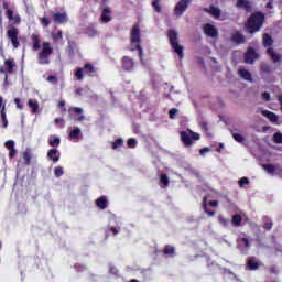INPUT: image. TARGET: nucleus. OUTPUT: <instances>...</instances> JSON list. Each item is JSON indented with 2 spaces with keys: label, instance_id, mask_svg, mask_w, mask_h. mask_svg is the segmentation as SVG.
Returning <instances> with one entry per match:
<instances>
[{
  "label": "nucleus",
  "instance_id": "obj_59",
  "mask_svg": "<svg viewBox=\"0 0 282 282\" xmlns=\"http://www.w3.org/2000/svg\"><path fill=\"white\" fill-rule=\"evenodd\" d=\"M270 272L272 274H276L279 272V270L276 269V267L273 265V267H271Z\"/></svg>",
  "mask_w": 282,
  "mask_h": 282
},
{
  "label": "nucleus",
  "instance_id": "obj_15",
  "mask_svg": "<svg viewBox=\"0 0 282 282\" xmlns=\"http://www.w3.org/2000/svg\"><path fill=\"white\" fill-rule=\"evenodd\" d=\"M236 8H242L246 12H252V1L250 0H237Z\"/></svg>",
  "mask_w": 282,
  "mask_h": 282
},
{
  "label": "nucleus",
  "instance_id": "obj_54",
  "mask_svg": "<svg viewBox=\"0 0 282 282\" xmlns=\"http://www.w3.org/2000/svg\"><path fill=\"white\" fill-rule=\"evenodd\" d=\"M138 142L135 141V139H129L128 140V147H135Z\"/></svg>",
  "mask_w": 282,
  "mask_h": 282
},
{
  "label": "nucleus",
  "instance_id": "obj_8",
  "mask_svg": "<svg viewBox=\"0 0 282 282\" xmlns=\"http://www.w3.org/2000/svg\"><path fill=\"white\" fill-rule=\"evenodd\" d=\"M254 61H259V53L254 51V48H248L247 53L245 54V63L247 65H252Z\"/></svg>",
  "mask_w": 282,
  "mask_h": 282
},
{
  "label": "nucleus",
  "instance_id": "obj_43",
  "mask_svg": "<svg viewBox=\"0 0 282 282\" xmlns=\"http://www.w3.org/2000/svg\"><path fill=\"white\" fill-rule=\"evenodd\" d=\"M161 182L164 184V186H169V176L166 174H162Z\"/></svg>",
  "mask_w": 282,
  "mask_h": 282
},
{
  "label": "nucleus",
  "instance_id": "obj_3",
  "mask_svg": "<svg viewBox=\"0 0 282 282\" xmlns=\"http://www.w3.org/2000/svg\"><path fill=\"white\" fill-rule=\"evenodd\" d=\"M263 13H253L246 24L248 32H250L251 34L254 32H259V30H261V25H263Z\"/></svg>",
  "mask_w": 282,
  "mask_h": 282
},
{
  "label": "nucleus",
  "instance_id": "obj_21",
  "mask_svg": "<svg viewBox=\"0 0 282 282\" xmlns=\"http://www.w3.org/2000/svg\"><path fill=\"white\" fill-rule=\"evenodd\" d=\"M261 113L264 118H268L270 122H279V116H276V113L269 110H262Z\"/></svg>",
  "mask_w": 282,
  "mask_h": 282
},
{
  "label": "nucleus",
  "instance_id": "obj_62",
  "mask_svg": "<svg viewBox=\"0 0 282 282\" xmlns=\"http://www.w3.org/2000/svg\"><path fill=\"white\" fill-rule=\"evenodd\" d=\"M205 213H207V215H209V217H214V215H215V212L208 210V209H205Z\"/></svg>",
  "mask_w": 282,
  "mask_h": 282
},
{
  "label": "nucleus",
  "instance_id": "obj_44",
  "mask_svg": "<svg viewBox=\"0 0 282 282\" xmlns=\"http://www.w3.org/2000/svg\"><path fill=\"white\" fill-rule=\"evenodd\" d=\"M261 98H262V100H265V102H270V100H271L270 93H268V91L262 93Z\"/></svg>",
  "mask_w": 282,
  "mask_h": 282
},
{
  "label": "nucleus",
  "instance_id": "obj_48",
  "mask_svg": "<svg viewBox=\"0 0 282 282\" xmlns=\"http://www.w3.org/2000/svg\"><path fill=\"white\" fill-rule=\"evenodd\" d=\"M239 186H245V184H250V181L248 180V177H242L239 182H238Z\"/></svg>",
  "mask_w": 282,
  "mask_h": 282
},
{
  "label": "nucleus",
  "instance_id": "obj_40",
  "mask_svg": "<svg viewBox=\"0 0 282 282\" xmlns=\"http://www.w3.org/2000/svg\"><path fill=\"white\" fill-rule=\"evenodd\" d=\"M46 80L48 83H53V85H56V83H58V77H56L55 75H50Z\"/></svg>",
  "mask_w": 282,
  "mask_h": 282
},
{
  "label": "nucleus",
  "instance_id": "obj_58",
  "mask_svg": "<svg viewBox=\"0 0 282 282\" xmlns=\"http://www.w3.org/2000/svg\"><path fill=\"white\" fill-rule=\"evenodd\" d=\"M208 151H210V149L203 148V149H200L199 153H200V155H204V153H208Z\"/></svg>",
  "mask_w": 282,
  "mask_h": 282
},
{
  "label": "nucleus",
  "instance_id": "obj_42",
  "mask_svg": "<svg viewBox=\"0 0 282 282\" xmlns=\"http://www.w3.org/2000/svg\"><path fill=\"white\" fill-rule=\"evenodd\" d=\"M4 147L10 151L12 149H14V141L9 140L4 143Z\"/></svg>",
  "mask_w": 282,
  "mask_h": 282
},
{
  "label": "nucleus",
  "instance_id": "obj_64",
  "mask_svg": "<svg viewBox=\"0 0 282 282\" xmlns=\"http://www.w3.org/2000/svg\"><path fill=\"white\" fill-rule=\"evenodd\" d=\"M202 128L204 129V131H208V124L207 123H203Z\"/></svg>",
  "mask_w": 282,
  "mask_h": 282
},
{
  "label": "nucleus",
  "instance_id": "obj_45",
  "mask_svg": "<svg viewBox=\"0 0 282 282\" xmlns=\"http://www.w3.org/2000/svg\"><path fill=\"white\" fill-rule=\"evenodd\" d=\"M175 248L173 247H165L164 254H174Z\"/></svg>",
  "mask_w": 282,
  "mask_h": 282
},
{
  "label": "nucleus",
  "instance_id": "obj_18",
  "mask_svg": "<svg viewBox=\"0 0 282 282\" xmlns=\"http://www.w3.org/2000/svg\"><path fill=\"white\" fill-rule=\"evenodd\" d=\"M31 40H32L33 50L35 52H39V50H41V36L36 33H33L31 35Z\"/></svg>",
  "mask_w": 282,
  "mask_h": 282
},
{
  "label": "nucleus",
  "instance_id": "obj_46",
  "mask_svg": "<svg viewBox=\"0 0 282 282\" xmlns=\"http://www.w3.org/2000/svg\"><path fill=\"white\" fill-rule=\"evenodd\" d=\"M17 158V149H12L9 151V160H14Z\"/></svg>",
  "mask_w": 282,
  "mask_h": 282
},
{
  "label": "nucleus",
  "instance_id": "obj_49",
  "mask_svg": "<svg viewBox=\"0 0 282 282\" xmlns=\"http://www.w3.org/2000/svg\"><path fill=\"white\" fill-rule=\"evenodd\" d=\"M14 104L17 105V109H23V105L21 104V99L20 98H15L14 99Z\"/></svg>",
  "mask_w": 282,
  "mask_h": 282
},
{
  "label": "nucleus",
  "instance_id": "obj_4",
  "mask_svg": "<svg viewBox=\"0 0 282 282\" xmlns=\"http://www.w3.org/2000/svg\"><path fill=\"white\" fill-rule=\"evenodd\" d=\"M52 54H54L52 44H50V42H44L41 52L37 54V63L40 65H50V56H52Z\"/></svg>",
  "mask_w": 282,
  "mask_h": 282
},
{
  "label": "nucleus",
  "instance_id": "obj_31",
  "mask_svg": "<svg viewBox=\"0 0 282 282\" xmlns=\"http://www.w3.org/2000/svg\"><path fill=\"white\" fill-rule=\"evenodd\" d=\"M84 74H96V67L91 64H85Z\"/></svg>",
  "mask_w": 282,
  "mask_h": 282
},
{
  "label": "nucleus",
  "instance_id": "obj_2",
  "mask_svg": "<svg viewBox=\"0 0 282 282\" xmlns=\"http://www.w3.org/2000/svg\"><path fill=\"white\" fill-rule=\"evenodd\" d=\"M130 50L131 52L139 51V57L143 59L142 46L140 45V28L134 25L130 33Z\"/></svg>",
  "mask_w": 282,
  "mask_h": 282
},
{
  "label": "nucleus",
  "instance_id": "obj_26",
  "mask_svg": "<svg viewBox=\"0 0 282 282\" xmlns=\"http://www.w3.org/2000/svg\"><path fill=\"white\" fill-rule=\"evenodd\" d=\"M122 61H123V67L126 68V70L131 72V69H133V59L124 56Z\"/></svg>",
  "mask_w": 282,
  "mask_h": 282
},
{
  "label": "nucleus",
  "instance_id": "obj_61",
  "mask_svg": "<svg viewBox=\"0 0 282 282\" xmlns=\"http://www.w3.org/2000/svg\"><path fill=\"white\" fill-rule=\"evenodd\" d=\"M73 111H75V113H83V108H73Z\"/></svg>",
  "mask_w": 282,
  "mask_h": 282
},
{
  "label": "nucleus",
  "instance_id": "obj_51",
  "mask_svg": "<svg viewBox=\"0 0 282 282\" xmlns=\"http://www.w3.org/2000/svg\"><path fill=\"white\" fill-rule=\"evenodd\" d=\"M218 221L224 226H228V219L224 218V216H219Z\"/></svg>",
  "mask_w": 282,
  "mask_h": 282
},
{
  "label": "nucleus",
  "instance_id": "obj_17",
  "mask_svg": "<svg viewBox=\"0 0 282 282\" xmlns=\"http://www.w3.org/2000/svg\"><path fill=\"white\" fill-rule=\"evenodd\" d=\"M52 18L54 23H67V13H53Z\"/></svg>",
  "mask_w": 282,
  "mask_h": 282
},
{
  "label": "nucleus",
  "instance_id": "obj_16",
  "mask_svg": "<svg viewBox=\"0 0 282 282\" xmlns=\"http://www.w3.org/2000/svg\"><path fill=\"white\" fill-rule=\"evenodd\" d=\"M238 76L240 78H242V80H247L248 83H252V73H250V70H248L243 67H240L238 69Z\"/></svg>",
  "mask_w": 282,
  "mask_h": 282
},
{
  "label": "nucleus",
  "instance_id": "obj_60",
  "mask_svg": "<svg viewBox=\"0 0 282 282\" xmlns=\"http://www.w3.org/2000/svg\"><path fill=\"white\" fill-rule=\"evenodd\" d=\"M3 9L8 12V10H10V3L3 2Z\"/></svg>",
  "mask_w": 282,
  "mask_h": 282
},
{
  "label": "nucleus",
  "instance_id": "obj_25",
  "mask_svg": "<svg viewBox=\"0 0 282 282\" xmlns=\"http://www.w3.org/2000/svg\"><path fill=\"white\" fill-rule=\"evenodd\" d=\"M22 158H23L26 166H30V164H32V151H30V149H26L23 152Z\"/></svg>",
  "mask_w": 282,
  "mask_h": 282
},
{
  "label": "nucleus",
  "instance_id": "obj_23",
  "mask_svg": "<svg viewBox=\"0 0 282 282\" xmlns=\"http://www.w3.org/2000/svg\"><path fill=\"white\" fill-rule=\"evenodd\" d=\"M101 21H104V23H109V21H111V9L110 8H105L102 10Z\"/></svg>",
  "mask_w": 282,
  "mask_h": 282
},
{
  "label": "nucleus",
  "instance_id": "obj_50",
  "mask_svg": "<svg viewBox=\"0 0 282 282\" xmlns=\"http://www.w3.org/2000/svg\"><path fill=\"white\" fill-rule=\"evenodd\" d=\"M79 133H80V129H79V128L74 129V130L72 131V138H73V139H74V138H78Z\"/></svg>",
  "mask_w": 282,
  "mask_h": 282
},
{
  "label": "nucleus",
  "instance_id": "obj_57",
  "mask_svg": "<svg viewBox=\"0 0 282 282\" xmlns=\"http://www.w3.org/2000/svg\"><path fill=\"white\" fill-rule=\"evenodd\" d=\"M209 206L217 208L219 206V203L217 200H212V202H209Z\"/></svg>",
  "mask_w": 282,
  "mask_h": 282
},
{
  "label": "nucleus",
  "instance_id": "obj_52",
  "mask_svg": "<svg viewBox=\"0 0 282 282\" xmlns=\"http://www.w3.org/2000/svg\"><path fill=\"white\" fill-rule=\"evenodd\" d=\"M87 34H88V36L93 37V36H96L98 34V32H96V30H94V29H88Z\"/></svg>",
  "mask_w": 282,
  "mask_h": 282
},
{
  "label": "nucleus",
  "instance_id": "obj_22",
  "mask_svg": "<svg viewBox=\"0 0 282 282\" xmlns=\"http://www.w3.org/2000/svg\"><path fill=\"white\" fill-rule=\"evenodd\" d=\"M231 41L234 43H237L238 45H240V43H246V36H243V34H241L239 32H236L232 34Z\"/></svg>",
  "mask_w": 282,
  "mask_h": 282
},
{
  "label": "nucleus",
  "instance_id": "obj_35",
  "mask_svg": "<svg viewBox=\"0 0 282 282\" xmlns=\"http://www.w3.org/2000/svg\"><path fill=\"white\" fill-rule=\"evenodd\" d=\"M0 116H1V118H2V121H3L4 127H7V126H8V119H7V117H6V106L2 107V109H1V111H0Z\"/></svg>",
  "mask_w": 282,
  "mask_h": 282
},
{
  "label": "nucleus",
  "instance_id": "obj_29",
  "mask_svg": "<svg viewBox=\"0 0 282 282\" xmlns=\"http://www.w3.org/2000/svg\"><path fill=\"white\" fill-rule=\"evenodd\" d=\"M28 105H29L30 109H32L33 113H37V111H39V101H35L34 99H30L28 101Z\"/></svg>",
  "mask_w": 282,
  "mask_h": 282
},
{
  "label": "nucleus",
  "instance_id": "obj_63",
  "mask_svg": "<svg viewBox=\"0 0 282 282\" xmlns=\"http://www.w3.org/2000/svg\"><path fill=\"white\" fill-rule=\"evenodd\" d=\"M58 107H59V109H63V107H65V101H64V100H61V101L58 102Z\"/></svg>",
  "mask_w": 282,
  "mask_h": 282
},
{
  "label": "nucleus",
  "instance_id": "obj_13",
  "mask_svg": "<svg viewBox=\"0 0 282 282\" xmlns=\"http://www.w3.org/2000/svg\"><path fill=\"white\" fill-rule=\"evenodd\" d=\"M47 158L51 160L54 164L61 160V152H58V149L52 148L47 152Z\"/></svg>",
  "mask_w": 282,
  "mask_h": 282
},
{
  "label": "nucleus",
  "instance_id": "obj_12",
  "mask_svg": "<svg viewBox=\"0 0 282 282\" xmlns=\"http://www.w3.org/2000/svg\"><path fill=\"white\" fill-rule=\"evenodd\" d=\"M264 171L269 173V175H281L282 174V169L279 165H273V164H264L262 165Z\"/></svg>",
  "mask_w": 282,
  "mask_h": 282
},
{
  "label": "nucleus",
  "instance_id": "obj_56",
  "mask_svg": "<svg viewBox=\"0 0 282 282\" xmlns=\"http://www.w3.org/2000/svg\"><path fill=\"white\" fill-rule=\"evenodd\" d=\"M241 241H243L246 248H250V240L248 238H242Z\"/></svg>",
  "mask_w": 282,
  "mask_h": 282
},
{
  "label": "nucleus",
  "instance_id": "obj_36",
  "mask_svg": "<svg viewBox=\"0 0 282 282\" xmlns=\"http://www.w3.org/2000/svg\"><path fill=\"white\" fill-rule=\"evenodd\" d=\"M83 74H85V68L77 69V72L75 73V77L77 78V80H83Z\"/></svg>",
  "mask_w": 282,
  "mask_h": 282
},
{
  "label": "nucleus",
  "instance_id": "obj_6",
  "mask_svg": "<svg viewBox=\"0 0 282 282\" xmlns=\"http://www.w3.org/2000/svg\"><path fill=\"white\" fill-rule=\"evenodd\" d=\"M7 39H10L12 46L17 50L19 47V29L13 26L7 31Z\"/></svg>",
  "mask_w": 282,
  "mask_h": 282
},
{
  "label": "nucleus",
  "instance_id": "obj_10",
  "mask_svg": "<svg viewBox=\"0 0 282 282\" xmlns=\"http://www.w3.org/2000/svg\"><path fill=\"white\" fill-rule=\"evenodd\" d=\"M6 17L10 21L11 25H21V15L15 14L12 9L6 11Z\"/></svg>",
  "mask_w": 282,
  "mask_h": 282
},
{
  "label": "nucleus",
  "instance_id": "obj_33",
  "mask_svg": "<svg viewBox=\"0 0 282 282\" xmlns=\"http://www.w3.org/2000/svg\"><path fill=\"white\" fill-rule=\"evenodd\" d=\"M231 134H232L234 140H236V142H246V138H243V135L232 132V131H231Z\"/></svg>",
  "mask_w": 282,
  "mask_h": 282
},
{
  "label": "nucleus",
  "instance_id": "obj_38",
  "mask_svg": "<svg viewBox=\"0 0 282 282\" xmlns=\"http://www.w3.org/2000/svg\"><path fill=\"white\" fill-rule=\"evenodd\" d=\"M124 144V141L122 139H118L112 143V149H118Z\"/></svg>",
  "mask_w": 282,
  "mask_h": 282
},
{
  "label": "nucleus",
  "instance_id": "obj_55",
  "mask_svg": "<svg viewBox=\"0 0 282 282\" xmlns=\"http://www.w3.org/2000/svg\"><path fill=\"white\" fill-rule=\"evenodd\" d=\"M263 228H265L267 230H271L272 229V221L264 223Z\"/></svg>",
  "mask_w": 282,
  "mask_h": 282
},
{
  "label": "nucleus",
  "instance_id": "obj_5",
  "mask_svg": "<svg viewBox=\"0 0 282 282\" xmlns=\"http://www.w3.org/2000/svg\"><path fill=\"white\" fill-rule=\"evenodd\" d=\"M181 140L185 147H191L193 144V140H199V133H195L191 130L187 132H181Z\"/></svg>",
  "mask_w": 282,
  "mask_h": 282
},
{
  "label": "nucleus",
  "instance_id": "obj_37",
  "mask_svg": "<svg viewBox=\"0 0 282 282\" xmlns=\"http://www.w3.org/2000/svg\"><path fill=\"white\" fill-rule=\"evenodd\" d=\"M152 6L156 12H162V7L160 6V0H154Z\"/></svg>",
  "mask_w": 282,
  "mask_h": 282
},
{
  "label": "nucleus",
  "instance_id": "obj_20",
  "mask_svg": "<svg viewBox=\"0 0 282 282\" xmlns=\"http://www.w3.org/2000/svg\"><path fill=\"white\" fill-rule=\"evenodd\" d=\"M274 44V40L272 39V36L268 33L263 34L262 36V45L263 47L270 48L272 47V45Z\"/></svg>",
  "mask_w": 282,
  "mask_h": 282
},
{
  "label": "nucleus",
  "instance_id": "obj_28",
  "mask_svg": "<svg viewBox=\"0 0 282 282\" xmlns=\"http://www.w3.org/2000/svg\"><path fill=\"white\" fill-rule=\"evenodd\" d=\"M96 206H98V208H100L101 210H105V208H107V198H105V196L98 198L96 200Z\"/></svg>",
  "mask_w": 282,
  "mask_h": 282
},
{
  "label": "nucleus",
  "instance_id": "obj_19",
  "mask_svg": "<svg viewBox=\"0 0 282 282\" xmlns=\"http://www.w3.org/2000/svg\"><path fill=\"white\" fill-rule=\"evenodd\" d=\"M204 12H207V14H212V17H214V19H219V17H221V10L214 6H212L210 9L205 8Z\"/></svg>",
  "mask_w": 282,
  "mask_h": 282
},
{
  "label": "nucleus",
  "instance_id": "obj_24",
  "mask_svg": "<svg viewBox=\"0 0 282 282\" xmlns=\"http://www.w3.org/2000/svg\"><path fill=\"white\" fill-rule=\"evenodd\" d=\"M48 145L53 149H56V147H61V138L51 135L48 138Z\"/></svg>",
  "mask_w": 282,
  "mask_h": 282
},
{
  "label": "nucleus",
  "instance_id": "obj_1",
  "mask_svg": "<svg viewBox=\"0 0 282 282\" xmlns=\"http://www.w3.org/2000/svg\"><path fill=\"white\" fill-rule=\"evenodd\" d=\"M167 37L172 48L180 58H184V46L180 45V35L177 31L171 29L167 31Z\"/></svg>",
  "mask_w": 282,
  "mask_h": 282
},
{
  "label": "nucleus",
  "instance_id": "obj_34",
  "mask_svg": "<svg viewBox=\"0 0 282 282\" xmlns=\"http://www.w3.org/2000/svg\"><path fill=\"white\" fill-rule=\"evenodd\" d=\"M273 142H275V144H282V133L281 132H276L275 134H273Z\"/></svg>",
  "mask_w": 282,
  "mask_h": 282
},
{
  "label": "nucleus",
  "instance_id": "obj_11",
  "mask_svg": "<svg viewBox=\"0 0 282 282\" xmlns=\"http://www.w3.org/2000/svg\"><path fill=\"white\" fill-rule=\"evenodd\" d=\"M267 54L272 61V63L276 64L282 62V55L279 52H276L274 47L267 48Z\"/></svg>",
  "mask_w": 282,
  "mask_h": 282
},
{
  "label": "nucleus",
  "instance_id": "obj_41",
  "mask_svg": "<svg viewBox=\"0 0 282 282\" xmlns=\"http://www.w3.org/2000/svg\"><path fill=\"white\" fill-rule=\"evenodd\" d=\"M176 113H180V110H177L176 108H172L170 111H169V116L171 118V120L175 119V115Z\"/></svg>",
  "mask_w": 282,
  "mask_h": 282
},
{
  "label": "nucleus",
  "instance_id": "obj_14",
  "mask_svg": "<svg viewBox=\"0 0 282 282\" xmlns=\"http://www.w3.org/2000/svg\"><path fill=\"white\" fill-rule=\"evenodd\" d=\"M4 67L7 68L4 80H8V74H14V67H17V63L14 59H6Z\"/></svg>",
  "mask_w": 282,
  "mask_h": 282
},
{
  "label": "nucleus",
  "instance_id": "obj_30",
  "mask_svg": "<svg viewBox=\"0 0 282 282\" xmlns=\"http://www.w3.org/2000/svg\"><path fill=\"white\" fill-rule=\"evenodd\" d=\"M260 72H262V74H271L272 66H270L269 64L262 63L260 65Z\"/></svg>",
  "mask_w": 282,
  "mask_h": 282
},
{
  "label": "nucleus",
  "instance_id": "obj_53",
  "mask_svg": "<svg viewBox=\"0 0 282 282\" xmlns=\"http://www.w3.org/2000/svg\"><path fill=\"white\" fill-rule=\"evenodd\" d=\"M53 39L55 41H58V40L63 39V31H58L56 35H53Z\"/></svg>",
  "mask_w": 282,
  "mask_h": 282
},
{
  "label": "nucleus",
  "instance_id": "obj_32",
  "mask_svg": "<svg viewBox=\"0 0 282 282\" xmlns=\"http://www.w3.org/2000/svg\"><path fill=\"white\" fill-rule=\"evenodd\" d=\"M241 221H242L241 215L236 214L232 216V219H231L232 226H241Z\"/></svg>",
  "mask_w": 282,
  "mask_h": 282
},
{
  "label": "nucleus",
  "instance_id": "obj_39",
  "mask_svg": "<svg viewBox=\"0 0 282 282\" xmlns=\"http://www.w3.org/2000/svg\"><path fill=\"white\" fill-rule=\"evenodd\" d=\"M63 173H64L63 167H61V166L55 167V170H54L55 177L63 176Z\"/></svg>",
  "mask_w": 282,
  "mask_h": 282
},
{
  "label": "nucleus",
  "instance_id": "obj_27",
  "mask_svg": "<svg viewBox=\"0 0 282 282\" xmlns=\"http://www.w3.org/2000/svg\"><path fill=\"white\" fill-rule=\"evenodd\" d=\"M260 265L261 264L259 262L254 261V258H249L247 263V268H249V270H259Z\"/></svg>",
  "mask_w": 282,
  "mask_h": 282
},
{
  "label": "nucleus",
  "instance_id": "obj_7",
  "mask_svg": "<svg viewBox=\"0 0 282 282\" xmlns=\"http://www.w3.org/2000/svg\"><path fill=\"white\" fill-rule=\"evenodd\" d=\"M188 6H191V0H180L174 8L175 17H182L188 10Z\"/></svg>",
  "mask_w": 282,
  "mask_h": 282
},
{
  "label": "nucleus",
  "instance_id": "obj_9",
  "mask_svg": "<svg viewBox=\"0 0 282 282\" xmlns=\"http://www.w3.org/2000/svg\"><path fill=\"white\" fill-rule=\"evenodd\" d=\"M203 32L204 34H206V36H209L210 39H217V36H219V31L213 24L207 23L203 25Z\"/></svg>",
  "mask_w": 282,
  "mask_h": 282
},
{
  "label": "nucleus",
  "instance_id": "obj_47",
  "mask_svg": "<svg viewBox=\"0 0 282 282\" xmlns=\"http://www.w3.org/2000/svg\"><path fill=\"white\" fill-rule=\"evenodd\" d=\"M41 23L44 28H47L50 25V19L43 17L41 18Z\"/></svg>",
  "mask_w": 282,
  "mask_h": 282
}]
</instances>
